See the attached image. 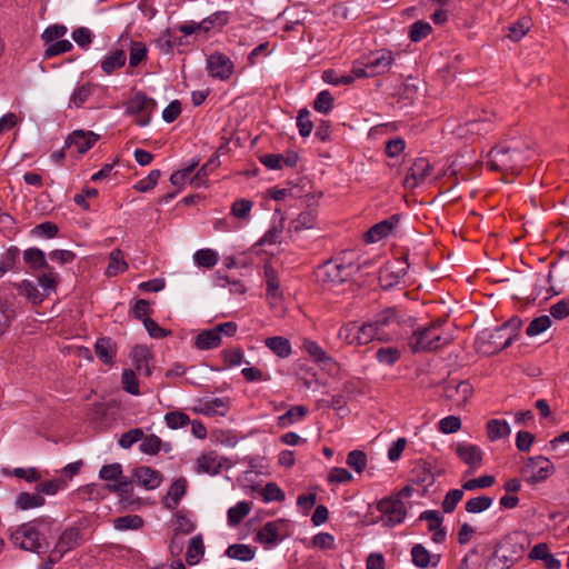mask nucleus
<instances>
[{
	"instance_id": "f257e3e1",
	"label": "nucleus",
	"mask_w": 569,
	"mask_h": 569,
	"mask_svg": "<svg viewBox=\"0 0 569 569\" xmlns=\"http://www.w3.org/2000/svg\"><path fill=\"white\" fill-rule=\"evenodd\" d=\"M54 520L40 517L9 529V540L21 550L41 555L49 549Z\"/></svg>"
},
{
	"instance_id": "f03ea898",
	"label": "nucleus",
	"mask_w": 569,
	"mask_h": 569,
	"mask_svg": "<svg viewBox=\"0 0 569 569\" xmlns=\"http://www.w3.org/2000/svg\"><path fill=\"white\" fill-rule=\"evenodd\" d=\"M530 149L520 140L512 139L495 146L488 153L487 166L503 174H518L530 158Z\"/></svg>"
},
{
	"instance_id": "7ed1b4c3",
	"label": "nucleus",
	"mask_w": 569,
	"mask_h": 569,
	"mask_svg": "<svg viewBox=\"0 0 569 569\" xmlns=\"http://www.w3.org/2000/svg\"><path fill=\"white\" fill-rule=\"evenodd\" d=\"M427 492V486L423 483V479L417 477L412 479L396 497H389L380 500L377 505V509L381 513V521L383 525L393 527L403 521L406 517V508L401 501V498L409 497H423Z\"/></svg>"
},
{
	"instance_id": "20e7f679",
	"label": "nucleus",
	"mask_w": 569,
	"mask_h": 569,
	"mask_svg": "<svg viewBox=\"0 0 569 569\" xmlns=\"http://www.w3.org/2000/svg\"><path fill=\"white\" fill-rule=\"evenodd\" d=\"M356 267L339 259L326 261L316 269V278L326 289H333L351 278Z\"/></svg>"
},
{
	"instance_id": "39448f33",
	"label": "nucleus",
	"mask_w": 569,
	"mask_h": 569,
	"mask_svg": "<svg viewBox=\"0 0 569 569\" xmlns=\"http://www.w3.org/2000/svg\"><path fill=\"white\" fill-rule=\"evenodd\" d=\"M513 335L508 333V326L495 330H485L476 339L477 350L485 355H495L512 343Z\"/></svg>"
},
{
	"instance_id": "423d86ee",
	"label": "nucleus",
	"mask_w": 569,
	"mask_h": 569,
	"mask_svg": "<svg viewBox=\"0 0 569 569\" xmlns=\"http://www.w3.org/2000/svg\"><path fill=\"white\" fill-rule=\"evenodd\" d=\"M157 108V102L146 93L139 91L130 98L126 106V112L136 116V123L146 127L150 123L151 114Z\"/></svg>"
},
{
	"instance_id": "0eeeda50",
	"label": "nucleus",
	"mask_w": 569,
	"mask_h": 569,
	"mask_svg": "<svg viewBox=\"0 0 569 569\" xmlns=\"http://www.w3.org/2000/svg\"><path fill=\"white\" fill-rule=\"evenodd\" d=\"M429 305H433L432 311L438 312L436 315V322L429 325V350L438 349L441 346L449 343L452 339L450 333H437L436 329L438 326H441L447 321V318L450 316L451 310L446 306V301L441 299L440 301H430Z\"/></svg>"
},
{
	"instance_id": "6e6552de",
	"label": "nucleus",
	"mask_w": 569,
	"mask_h": 569,
	"mask_svg": "<svg viewBox=\"0 0 569 569\" xmlns=\"http://www.w3.org/2000/svg\"><path fill=\"white\" fill-rule=\"evenodd\" d=\"M555 472L553 463L543 456L529 458L521 468V475L529 483H539Z\"/></svg>"
},
{
	"instance_id": "1a4fd4ad",
	"label": "nucleus",
	"mask_w": 569,
	"mask_h": 569,
	"mask_svg": "<svg viewBox=\"0 0 569 569\" xmlns=\"http://www.w3.org/2000/svg\"><path fill=\"white\" fill-rule=\"evenodd\" d=\"M473 395V387L468 380H450L445 383L441 397L451 407L463 408Z\"/></svg>"
},
{
	"instance_id": "9d476101",
	"label": "nucleus",
	"mask_w": 569,
	"mask_h": 569,
	"mask_svg": "<svg viewBox=\"0 0 569 569\" xmlns=\"http://www.w3.org/2000/svg\"><path fill=\"white\" fill-rule=\"evenodd\" d=\"M233 62L221 52H214L207 60V69L212 78L226 81L233 73Z\"/></svg>"
},
{
	"instance_id": "9b49d317",
	"label": "nucleus",
	"mask_w": 569,
	"mask_h": 569,
	"mask_svg": "<svg viewBox=\"0 0 569 569\" xmlns=\"http://www.w3.org/2000/svg\"><path fill=\"white\" fill-rule=\"evenodd\" d=\"M372 77L387 72L395 61L390 50L381 49L363 57Z\"/></svg>"
},
{
	"instance_id": "f8f14e48",
	"label": "nucleus",
	"mask_w": 569,
	"mask_h": 569,
	"mask_svg": "<svg viewBox=\"0 0 569 569\" xmlns=\"http://www.w3.org/2000/svg\"><path fill=\"white\" fill-rule=\"evenodd\" d=\"M229 409L230 403L228 398H207L199 399L192 410L196 413L213 417L224 416Z\"/></svg>"
},
{
	"instance_id": "ddd939ff",
	"label": "nucleus",
	"mask_w": 569,
	"mask_h": 569,
	"mask_svg": "<svg viewBox=\"0 0 569 569\" xmlns=\"http://www.w3.org/2000/svg\"><path fill=\"white\" fill-rule=\"evenodd\" d=\"M399 312L396 308H387L377 315L372 321L378 331L383 333H391L392 340L399 336Z\"/></svg>"
},
{
	"instance_id": "4468645a",
	"label": "nucleus",
	"mask_w": 569,
	"mask_h": 569,
	"mask_svg": "<svg viewBox=\"0 0 569 569\" xmlns=\"http://www.w3.org/2000/svg\"><path fill=\"white\" fill-rule=\"evenodd\" d=\"M470 153L471 152H467L452 160L445 174L455 177L456 180H458V177L462 180H468L472 176V171L478 163L477 160L472 159Z\"/></svg>"
},
{
	"instance_id": "2eb2a0df",
	"label": "nucleus",
	"mask_w": 569,
	"mask_h": 569,
	"mask_svg": "<svg viewBox=\"0 0 569 569\" xmlns=\"http://www.w3.org/2000/svg\"><path fill=\"white\" fill-rule=\"evenodd\" d=\"M82 540L81 529L69 527L59 536L53 549L63 557L67 552L78 548Z\"/></svg>"
},
{
	"instance_id": "dca6fc26",
	"label": "nucleus",
	"mask_w": 569,
	"mask_h": 569,
	"mask_svg": "<svg viewBox=\"0 0 569 569\" xmlns=\"http://www.w3.org/2000/svg\"><path fill=\"white\" fill-rule=\"evenodd\" d=\"M132 477L137 485L146 490H153L162 482L161 472L148 466L134 468Z\"/></svg>"
},
{
	"instance_id": "f3484780",
	"label": "nucleus",
	"mask_w": 569,
	"mask_h": 569,
	"mask_svg": "<svg viewBox=\"0 0 569 569\" xmlns=\"http://www.w3.org/2000/svg\"><path fill=\"white\" fill-rule=\"evenodd\" d=\"M399 221H400V216L392 214L388 219H385V220L373 224L365 233L366 242L373 243V242H378L381 239L388 237L393 231V229L398 226Z\"/></svg>"
},
{
	"instance_id": "a211bd4d",
	"label": "nucleus",
	"mask_w": 569,
	"mask_h": 569,
	"mask_svg": "<svg viewBox=\"0 0 569 569\" xmlns=\"http://www.w3.org/2000/svg\"><path fill=\"white\" fill-rule=\"evenodd\" d=\"M99 136L92 131L77 130L66 141L68 149H74L78 153L83 154L91 149L98 141Z\"/></svg>"
},
{
	"instance_id": "6ab92c4d",
	"label": "nucleus",
	"mask_w": 569,
	"mask_h": 569,
	"mask_svg": "<svg viewBox=\"0 0 569 569\" xmlns=\"http://www.w3.org/2000/svg\"><path fill=\"white\" fill-rule=\"evenodd\" d=\"M405 276V268L399 262H388L379 270V283L383 289H391Z\"/></svg>"
},
{
	"instance_id": "aec40b11",
	"label": "nucleus",
	"mask_w": 569,
	"mask_h": 569,
	"mask_svg": "<svg viewBox=\"0 0 569 569\" xmlns=\"http://www.w3.org/2000/svg\"><path fill=\"white\" fill-rule=\"evenodd\" d=\"M357 346H365L373 340L390 341L392 340L391 333H383L378 331L372 321L365 322L361 326L357 325Z\"/></svg>"
},
{
	"instance_id": "412c9836",
	"label": "nucleus",
	"mask_w": 569,
	"mask_h": 569,
	"mask_svg": "<svg viewBox=\"0 0 569 569\" xmlns=\"http://www.w3.org/2000/svg\"><path fill=\"white\" fill-rule=\"evenodd\" d=\"M281 520L266 522L256 533V541L264 545L267 548L276 546L280 540Z\"/></svg>"
},
{
	"instance_id": "4be33fe9",
	"label": "nucleus",
	"mask_w": 569,
	"mask_h": 569,
	"mask_svg": "<svg viewBox=\"0 0 569 569\" xmlns=\"http://www.w3.org/2000/svg\"><path fill=\"white\" fill-rule=\"evenodd\" d=\"M130 357L132 359V365L138 372L143 373L146 377H150L152 375V368L149 365L152 355L147 347H133Z\"/></svg>"
},
{
	"instance_id": "5701e85b",
	"label": "nucleus",
	"mask_w": 569,
	"mask_h": 569,
	"mask_svg": "<svg viewBox=\"0 0 569 569\" xmlns=\"http://www.w3.org/2000/svg\"><path fill=\"white\" fill-rule=\"evenodd\" d=\"M457 456L471 468H478L482 462V451L476 445L460 443L456 448Z\"/></svg>"
},
{
	"instance_id": "b1692460",
	"label": "nucleus",
	"mask_w": 569,
	"mask_h": 569,
	"mask_svg": "<svg viewBox=\"0 0 569 569\" xmlns=\"http://www.w3.org/2000/svg\"><path fill=\"white\" fill-rule=\"evenodd\" d=\"M222 469V462L214 452L202 455L197 459L196 471L198 473H208L216 476L220 473Z\"/></svg>"
},
{
	"instance_id": "393cba45",
	"label": "nucleus",
	"mask_w": 569,
	"mask_h": 569,
	"mask_svg": "<svg viewBox=\"0 0 569 569\" xmlns=\"http://www.w3.org/2000/svg\"><path fill=\"white\" fill-rule=\"evenodd\" d=\"M187 487L188 481L183 477L172 482L166 496V503L169 509H176L178 507L181 498L186 495Z\"/></svg>"
},
{
	"instance_id": "a878e982",
	"label": "nucleus",
	"mask_w": 569,
	"mask_h": 569,
	"mask_svg": "<svg viewBox=\"0 0 569 569\" xmlns=\"http://www.w3.org/2000/svg\"><path fill=\"white\" fill-rule=\"evenodd\" d=\"M426 174H427V161L423 159H419L410 168V171L403 181L405 187L407 189H415L416 187L419 186L420 182L425 181Z\"/></svg>"
},
{
	"instance_id": "bb28decb",
	"label": "nucleus",
	"mask_w": 569,
	"mask_h": 569,
	"mask_svg": "<svg viewBox=\"0 0 569 569\" xmlns=\"http://www.w3.org/2000/svg\"><path fill=\"white\" fill-rule=\"evenodd\" d=\"M16 289L20 296L24 297L33 305H40L46 299V293H42L30 280H22L17 283Z\"/></svg>"
},
{
	"instance_id": "cd10ccee",
	"label": "nucleus",
	"mask_w": 569,
	"mask_h": 569,
	"mask_svg": "<svg viewBox=\"0 0 569 569\" xmlns=\"http://www.w3.org/2000/svg\"><path fill=\"white\" fill-rule=\"evenodd\" d=\"M96 356L106 365L113 363L116 347L110 338H99L94 343Z\"/></svg>"
},
{
	"instance_id": "c85d7f7f",
	"label": "nucleus",
	"mask_w": 569,
	"mask_h": 569,
	"mask_svg": "<svg viewBox=\"0 0 569 569\" xmlns=\"http://www.w3.org/2000/svg\"><path fill=\"white\" fill-rule=\"evenodd\" d=\"M486 429L490 441L507 438L511 433L509 423L502 419H490L486 425Z\"/></svg>"
},
{
	"instance_id": "c756f323",
	"label": "nucleus",
	"mask_w": 569,
	"mask_h": 569,
	"mask_svg": "<svg viewBox=\"0 0 569 569\" xmlns=\"http://www.w3.org/2000/svg\"><path fill=\"white\" fill-rule=\"evenodd\" d=\"M126 52L121 49L111 51L101 61V69L106 74H111L126 64Z\"/></svg>"
},
{
	"instance_id": "7c9ffc66",
	"label": "nucleus",
	"mask_w": 569,
	"mask_h": 569,
	"mask_svg": "<svg viewBox=\"0 0 569 569\" xmlns=\"http://www.w3.org/2000/svg\"><path fill=\"white\" fill-rule=\"evenodd\" d=\"M221 345V337L216 328L201 331L194 340V346L200 350L218 348Z\"/></svg>"
},
{
	"instance_id": "2f4dec72",
	"label": "nucleus",
	"mask_w": 569,
	"mask_h": 569,
	"mask_svg": "<svg viewBox=\"0 0 569 569\" xmlns=\"http://www.w3.org/2000/svg\"><path fill=\"white\" fill-rule=\"evenodd\" d=\"M204 555V545L202 537L200 535L194 536L190 539L187 552H186V561L190 566H194L200 562Z\"/></svg>"
},
{
	"instance_id": "473e14b6",
	"label": "nucleus",
	"mask_w": 569,
	"mask_h": 569,
	"mask_svg": "<svg viewBox=\"0 0 569 569\" xmlns=\"http://www.w3.org/2000/svg\"><path fill=\"white\" fill-rule=\"evenodd\" d=\"M43 273L38 276V284L42 289V293H46V298L49 297L52 292L56 291L57 286L59 283V274L54 271L52 267H48L43 269Z\"/></svg>"
},
{
	"instance_id": "72a5a7b5",
	"label": "nucleus",
	"mask_w": 569,
	"mask_h": 569,
	"mask_svg": "<svg viewBox=\"0 0 569 569\" xmlns=\"http://www.w3.org/2000/svg\"><path fill=\"white\" fill-rule=\"evenodd\" d=\"M224 555L230 559L248 562L254 558L256 550L249 545L233 543L226 549Z\"/></svg>"
},
{
	"instance_id": "f704fd0d",
	"label": "nucleus",
	"mask_w": 569,
	"mask_h": 569,
	"mask_svg": "<svg viewBox=\"0 0 569 569\" xmlns=\"http://www.w3.org/2000/svg\"><path fill=\"white\" fill-rule=\"evenodd\" d=\"M308 413V408L305 406H292L283 415L278 417L277 425L280 428H287L292 423L302 420Z\"/></svg>"
},
{
	"instance_id": "c9c22d12",
	"label": "nucleus",
	"mask_w": 569,
	"mask_h": 569,
	"mask_svg": "<svg viewBox=\"0 0 569 569\" xmlns=\"http://www.w3.org/2000/svg\"><path fill=\"white\" fill-rule=\"evenodd\" d=\"M264 345L280 358H288L292 352L290 341L280 336L267 338Z\"/></svg>"
},
{
	"instance_id": "e433bc0d",
	"label": "nucleus",
	"mask_w": 569,
	"mask_h": 569,
	"mask_svg": "<svg viewBox=\"0 0 569 569\" xmlns=\"http://www.w3.org/2000/svg\"><path fill=\"white\" fill-rule=\"evenodd\" d=\"M252 508V502L250 501H239L233 507L228 509V525L230 527L238 526L242 519L249 515Z\"/></svg>"
},
{
	"instance_id": "4c0bfd02",
	"label": "nucleus",
	"mask_w": 569,
	"mask_h": 569,
	"mask_svg": "<svg viewBox=\"0 0 569 569\" xmlns=\"http://www.w3.org/2000/svg\"><path fill=\"white\" fill-rule=\"evenodd\" d=\"M23 260L32 270L50 267L47 263L44 252L39 248H29L23 251Z\"/></svg>"
},
{
	"instance_id": "58836bf2",
	"label": "nucleus",
	"mask_w": 569,
	"mask_h": 569,
	"mask_svg": "<svg viewBox=\"0 0 569 569\" xmlns=\"http://www.w3.org/2000/svg\"><path fill=\"white\" fill-rule=\"evenodd\" d=\"M128 269V263L124 260L123 253L120 249H114L109 256V266L107 268V274L114 277Z\"/></svg>"
},
{
	"instance_id": "ea45409f",
	"label": "nucleus",
	"mask_w": 569,
	"mask_h": 569,
	"mask_svg": "<svg viewBox=\"0 0 569 569\" xmlns=\"http://www.w3.org/2000/svg\"><path fill=\"white\" fill-rule=\"evenodd\" d=\"M44 498L39 493L21 492L17 498V507L21 510H28L43 506Z\"/></svg>"
},
{
	"instance_id": "a19ab883",
	"label": "nucleus",
	"mask_w": 569,
	"mask_h": 569,
	"mask_svg": "<svg viewBox=\"0 0 569 569\" xmlns=\"http://www.w3.org/2000/svg\"><path fill=\"white\" fill-rule=\"evenodd\" d=\"M117 530H138L143 527V519L138 515L118 517L113 520Z\"/></svg>"
},
{
	"instance_id": "79ce46f5",
	"label": "nucleus",
	"mask_w": 569,
	"mask_h": 569,
	"mask_svg": "<svg viewBox=\"0 0 569 569\" xmlns=\"http://www.w3.org/2000/svg\"><path fill=\"white\" fill-rule=\"evenodd\" d=\"M264 276L267 281V298L277 300L278 298L281 297V292L279 290L280 282L277 272L272 267H266Z\"/></svg>"
},
{
	"instance_id": "37998d69",
	"label": "nucleus",
	"mask_w": 569,
	"mask_h": 569,
	"mask_svg": "<svg viewBox=\"0 0 569 569\" xmlns=\"http://www.w3.org/2000/svg\"><path fill=\"white\" fill-rule=\"evenodd\" d=\"M305 351L319 363L332 362V357L329 356L316 341L305 340L303 341Z\"/></svg>"
},
{
	"instance_id": "c03bdc74",
	"label": "nucleus",
	"mask_w": 569,
	"mask_h": 569,
	"mask_svg": "<svg viewBox=\"0 0 569 569\" xmlns=\"http://www.w3.org/2000/svg\"><path fill=\"white\" fill-rule=\"evenodd\" d=\"M408 348L412 353L427 350V328H419L408 338Z\"/></svg>"
},
{
	"instance_id": "a18cd8bd",
	"label": "nucleus",
	"mask_w": 569,
	"mask_h": 569,
	"mask_svg": "<svg viewBox=\"0 0 569 569\" xmlns=\"http://www.w3.org/2000/svg\"><path fill=\"white\" fill-rule=\"evenodd\" d=\"M93 90L94 86L91 83L79 86L70 97V106H74L76 108L82 107L93 93Z\"/></svg>"
},
{
	"instance_id": "49530a36",
	"label": "nucleus",
	"mask_w": 569,
	"mask_h": 569,
	"mask_svg": "<svg viewBox=\"0 0 569 569\" xmlns=\"http://www.w3.org/2000/svg\"><path fill=\"white\" fill-rule=\"evenodd\" d=\"M259 493L263 500V502L271 501H283L286 495L283 490L274 482L267 483L263 488L259 490Z\"/></svg>"
},
{
	"instance_id": "de8ad7c7",
	"label": "nucleus",
	"mask_w": 569,
	"mask_h": 569,
	"mask_svg": "<svg viewBox=\"0 0 569 569\" xmlns=\"http://www.w3.org/2000/svg\"><path fill=\"white\" fill-rule=\"evenodd\" d=\"M193 259L199 267L212 268L218 263V253L212 249H200L196 251Z\"/></svg>"
},
{
	"instance_id": "09e8293b",
	"label": "nucleus",
	"mask_w": 569,
	"mask_h": 569,
	"mask_svg": "<svg viewBox=\"0 0 569 569\" xmlns=\"http://www.w3.org/2000/svg\"><path fill=\"white\" fill-rule=\"evenodd\" d=\"M227 22L228 13L224 11H218L198 22V28H201V31L203 32H208L214 26L223 27Z\"/></svg>"
},
{
	"instance_id": "8fccbe9b",
	"label": "nucleus",
	"mask_w": 569,
	"mask_h": 569,
	"mask_svg": "<svg viewBox=\"0 0 569 569\" xmlns=\"http://www.w3.org/2000/svg\"><path fill=\"white\" fill-rule=\"evenodd\" d=\"M164 422L170 429H179L190 423V418L187 413L174 410L164 415Z\"/></svg>"
},
{
	"instance_id": "3c124183",
	"label": "nucleus",
	"mask_w": 569,
	"mask_h": 569,
	"mask_svg": "<svg viewBox=\"0 0 569 569\" xmlns=\"http://www.w3.org/2000/svg\"><path fill=\"white\" fill-rule=\"evenodd\" d=\"M492 498L488 496L475 497L466 502L465 509L469 513H479L487 510L492 505Z\"/></svg>"
},
{
	"instance_id": "603ef678",
	"label": "nucleus",
	"mask_w": 569,
	"mask_h": 569,
	"mask_svg": "<svg viewBox=\"0 0 569 569\" xmlns=\"http://www.w3.org/2000/svg\"><path fill=\"white\" fill-rule=\"evenodd\" d=\"M400 351L396 347H382L377 350L376 358L377 360L387 366L395 365L400 359Z\"/></svg>"
},
{
	"instance_id": "864d4df0",
	"label": "nucleus",
	"mask_w": 569,
	"mask_h": 569,
	"mask_svg": "<svg viewBox=\"0 0 569 569\" xmlns=\"http://www.w3.org/2000/svg\"><path fill=\"white\" fill-rule=\"evenodd\" d=\"M253 207V202L248 199H238L231 204V214L241 220H248Z\"/></svg>"
},
{
	"instance_id": "5fc2aeb1",
	"label": "nucleus",
	"mask_w": 569,
	"mask_h": 569,
	"mask_svg": "<svg viewBox=\"0 0 569 569\" xmlns=\"http://www.w3.org/2000/svg\"><path fill=\"white\" fill-rule=\"evenodd\" d=\"M441 518L437 511L429 510V531L435 530L432 540L436 543H442L446 540V530L440 528Z\"/></svg>"
},
{
	"instance_id": "6e6d98bb",
	"label": "nucleus",
	"mask_w": 569,
	"mask_h": 569,
	"mask_svg": "<svg viewBox=\"0 0 569 569\" xmlns=\"http://www.w3.org/2000/svg\"><path fill=\"white\" fill-rule=\"evenodd\" d=\"M316 111L327 114L333 108V97L328 90L320 91L313 102Z\"/></svg>"
},
{
	"instance_id": "4d7b16f0",
	"label": "nucleus",
	"mask_w": 569,
	"mask_h": 569,
	"mask_svg": "<svg viewBox=\"0 0 569 569\" xmlns=\"http://www.w3.org/2000/svg\"><path fill=\"white\" fill-rule=\"evenodd\" d=\"M316 221V213L313 210L308 209L302 211L295 220L291 222V227L295 231H301L303 229H310L313 227Z\"/></svg>"
},
{
	"instance_id": "13d9d810",
	"label": "nucleus",
	"mask_w": 569,
	"mask_h": 569,
	"mask_svg": "<svg viewBox=\"0 0 569 569\" xmlns=\"http://www.w3.org/2000/svg\"><path fill=\"white\" fill-rule=\"evenodd\" d=\"M162 447V440L156 435L144 436L141 439L140 451L146 455H157Z\"/></svg>"
},
{
	"instance_id": "bf43d9fd",
	"label": "nucleus",
	"mask_w": 569,
	"mask_h": 569,
	"mask_svg": "<svg viewBox=\"0 0 569 569\" xmlns=\"http://www.w3.org/2000/svg\"><path fill=\"white\" fill-rule=\"evenodd\" d=\"M367 461V455L361 450H352L347 456V465L358 473L366 469Z\"/></svg>"
},
{
	"instance_id": "052dcab7",
	"label": "nucleus",
	"mask_w": 569,
	"mask_h": 569,
	"mask_svg": "<svg viewBox=\"0 0 569 569\" xmlns=\"http://www.w3.org/2000/svg\"><path fill=\"white\" fill-rule=\"evenodd\" d=\"M147 47L143 42H133L130 48L129 67L136 68L147 58Z\"/></svg>"
},
{
	"instance_id": "680f3d73",
	"label": "nucleus",
	"mask_w": 569,
	"mask_h": 569,
	"mask_svg": "<svg viewBox=\"0 0 569 569\" xmlns=\"http://www.w3.org/2000/svg\"><path fill=\"white\" fill-rule=\"evenodd\" d=\"M121 382H122L123 389L127 392H129L133 396H138L140 393L139 382H138L134 370L124 369L122 372Z\"/></svg>"
},
{
	"instance_id": "e2e57ef3",
	"label": "nucleus",
	"mask_w": 569,
	"mask_h": 569,
	"mask_svg": "<svg viewBox=\"0 0 569 569\" xmlns=\"http://www.w3.org/2000/svg\"><path fill=\"white\" fill-rule=\"evenodd\" d=\"M463 490L465 489H451L447 492L442 501V510L446 513H451L456 509L463 497Z\"/></svg>"
},
{
	"instance_id": "0e129e2a",
	"label": "nucleus",
	"mask_w": 569,
	"mask_h": 569,
	"mask_svg": "<svg viewBox=\"0 0 569 569\" xmlns=\"http://www.w3.org/2000/svg\"><path fill=\"white\" fill-rule=\"evenodd\" d=\"M551 325V320L548 316H540L533 319L526 329V333L529 337H535L547 330Z\"/></svg>"
},
{
	"instance_id": "69168bd1",
	"label": "nucleus",
	"mask_w": 569,
	"mask_h": 569,
	"mask_svg": "<svg viewBox=\"0 0 569 569\" xmlns=\"http://www.w3.org/2000/svg\"><path fill=\"white\" fill-rule=\"evenodd\" d=\"M58 232V226L50 221L39 223L31 230L32 236L48 239L54 238Z\"/></svg>"
},
{
	"instance_id": "338daca9",
	"label": "nucleus",
	"mask_w": 569,
	"mask_h": 569,
	"mask_svg": "<svg viewBox=\"0 0 569 569\" xmlns=\"http://www.w3.org/2000/svg\"><path fill=\"white\" fill-rule=\"evenodd\" d=\"M297 127L299 129V133H300L301 137L310 136V133H311V131L313 129V123L310 120V111L309 110L301 109L298 112Z\"/></svg>"
},
{
	"instance_id": "774afa93",
	"label": "nucleus",
	"mask_w": 569,
	"mask_h": 569,
	"mask_svg": "<svg viewBox=\"0 0 569 569\" xmlns=\"http://www.w3.org/2000/svg\"><path fill=\"white\" fill-rule=\"evenodd\" d=\"M338 338L348 345L357 346V323L348 322L343 325L338 331Z\"/></svg>"
}]
</instances>
